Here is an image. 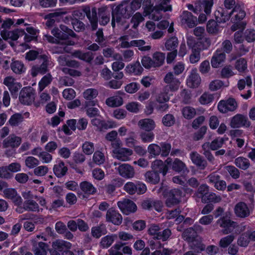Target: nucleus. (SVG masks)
Instances as JSON below:
<instances>
[{"label": "nucleus", "instance_id": "51", "mask_svg": "<svg viewBox=\"0 0 255 255\" xmlns=\"http://www.w3.org/2000/svg\"><path fill=\"white\" fill-rule=\"evenodd\" d=\"M178 44V39L176 37H172L168 39L165 43V46L167 50H175Z\"/></svg>", "mask_w": 255, "mask_h": 255}, {"label": "nucleus", "instance_id": "57", "mask_svg": "<svg viewBox=\"0 0 255 255\" xmlns=\"http://www.w3.org/2000/svg\"><path fill=\"white\" fill-rule=\"evenodd\" d=\"M148 153L153 157H156L161 154V150L160 145L157 144H150L147 147Z\"/></svg>", "mask_w": 255, "mask_h": 255}, {"label": "nucleus", "instance_id": "36", "mask_svg": "<svg viewBox=\"0 0 255 255\" xmlns=\"http://www.w3.org/2000/svg\"><path fill=\"white\" fill-rule=\"evenodd\" d=\"M107 233V229L104 224L94 227L91 229V234L93 237L98 239L102 235L106 234Z\"/></svg>", "mask_w": 255, "mask_h": 255}, {"label": "nucleus", "instance_id": "41", "mask_svg": "<svg viewBox=\"0 0 255 255\" xmlns=\"http://www.w3.org/2000/svg\"><path fill=\"white\" fill-rule=\"evenodd\" d=\"M106 103L109 107H116L121 106L123 103V100L120 96H113L108 98L106 101Z\"/></svg>", "mask_w": 255, "mask_h": 255}, {"label": "nucleus", "instance_id": "42", "mask_svg": "<svg viewBox=\"0 0 255 255\" xmlns=\"http://www.w3.org/2000/svg\"><path fill=\"white\" fill-rule=\"evenodd\" d=\"M116 238V235H107L102 238L100 243V247L103 249L108 248L112 245Z\"/></svg>", "mask_w": 255, "mask_h": 255}, {"label": "nucleus", "instance_id": "53", "mask_svg": "<svg viewBox=\"0 0 255 255\" xmlns=\"http://www.w3.org/2000/svg\"><path fill=\"white\" fill-rule=\"evenodd\" d=\"M51 33L53 35L60 41V40H67L69 39L68 35L63 32L58 27L53 28L51 31Z\"/></svg>", "mask_w": 255, "mask_h": 255}, {"label": "nucleus", "instance_id": "26", "mask_svg": "<svg viewBox=\"0 0 255 255\" xmlns=\"http://www.w3.org/2000/svg\"><path fill=\"white\" fill-rule=\"evenodd\" d=\"M47 245L43 242H34L33 244L32 251L35 255H47Z\"/></svg>", "mask_w": 255, "mask_h": 255}, {"label": "nucleus", "instance_id": "25", "mask_svg": "<svg viewBox=\"0 0 255 255\" xmlns=\"http://www.w3.org/2000/svg\"><path fill=\"white\" fill-rule=\"evenodd\" d=\"M151 167L154 171L157 172L158 173H162L163 176L166 174L168 169L167 165L161 160H155L153 161Z\"/></svg>", "mask_w": 255, "mask_h": 255}, {"label": "nucleus", "instance_id": "19", "mask_svg": "<svg viewBox=\"0 0 255 255\" xmlns=\"http://www.w3.org/2000/svg\"><path fill=\"white\" fill-rule=\"evenodd\" d=\"M21 139L20 137L14 134H11L3 141V147L4 148L18 147L21 143Z\"/></svg>", "mask_w": 255, "mask_h": 255}, {"label": "nucleus", "instance_id": "23", "mask_svg": "<svg viewBox=\"0 0 255 255\" xmlns=\"http://www.w3.org/2000/svg\"><path fill=\"white\" fill-rule=\"evenodd\" d=\"M137 126L145 131H151L155 128V124L151 119H144L139 120L137 123Z\"/></svg>", "mask_w": 255, "mask_h": 255}, {"label": "nucleus", "instance_id": "59", "mask_svg": "<svg viewBox=\"0 0 255 255\" xmlns=\"http://www.w3.org/2000/svg\"><path fill=\"white\" fill-rule=\"evenodd\" d=\"M235 68L240 72H245L247 69V62L244 58H240L235 63Z\"/></svg>", "mask_w": 255, "mask_h": 255}, {"label": "nucleus", "instance_id": "16", "mask_svg": "<svg viewBox=\"0 0 255 255\" xmlns=\"http://www.w3.org/2000/svg\"><path fill=\"white\" fill-rule=\"evenodd\" d=\"M190 157L192 162L201 170H204L208 165L207 161L196 151L192 152Z\"/></svg>", "mask_w": 255, "mask_h": 255}, {"label": "nucleus", "instance_id": "35", "mask_svg": "<svg viewBox=\"0 0 255 255\" xmlns=\"http://www.w3.org/2000/svg\"><path fill=\"white\" fill-rule=\"evenodd\" d=\"M165 54L161 52H155L152 54V60L155 67H159L164 63Z\"/></svg>", "mask_w": 255, "mask_h": 255}, {"label": "nucleus", "instance_id": "60", "mask_svg": "<svg viewBox=\"0 0 255 255\" xmlns=\"http://www.w3.org/2000/svg\"><path fill=\"white\" fill-rule=\"evenodd\" d=\"M52 76L50 73L45 75L39 82V87L41 91L43 90L45 87L48 86L52 81Z\"/></svg>", "mask_w": 255, "mask_h": 255}, {"label": "nucleus", "instance_id": "31", "mask_svg": "<svg viewBox=\"0 0 255 255\" xmlns=\"http://www.w3.org/2000/svg\"><path fill=\"white\" fill-rule=\"evenodd\" d=\"M71 247V244L69 242L63 240H57L52 244V247L61 253L62 252L64 253V251L70 249Z\"/></svg>", "mask_w": 255, "mask_h": 255}, {"label": "nucleus", "instance_id": "55", "mask_svg": "<svg viewBox=\"0 0 255 255\" xmlns=\"http://www.w3.org/2000/svg\"><path fill=\"white\" fill-rule=\"evenodd\" d=\"M182 113L183 117L187 119H192L196 114L195 109L188 106L183 108Z\"/></svg>", "mask_w": 255, "mask_h": 255}, {"label": "nucleus", "instance_id": "64", "mask_svg": "<svg viewBox=\"0 0 255 255\" xmlns=\"http://www.w3.org/2000/svg\"><path fill=\"white\" fill-rule=\"evenodd\" d=\"M98 92L95 89H88L83 93L84 97L88 101H93L98 95Z\"/></svg>", "mask_w": 255, "mask_h": 255}, {"label": "nucleus", "instance_id": "13", "mask_svg": "<svg viewBox=\"0 0 255 255\" xmlns=\"http://www.w3.org/2000/svg\"><path fill=\"white\" fill-rule=\"evenodd\" d=\"M141 206L145 210H150L154 208L157 211L159 212L161 211L163 204L160 200L149 198L143 200L141 202Z\"/></svg>", "mask_w": 255, "mask_h": 255}, {"label": "nucleus", "instance_id": "38", "mask_svg": "<svg viewBox=\"0 0 255 255\" xmlns=\"http://www.w3.org/2000/svg\"><path fill=\"white\" fill-rule=\"evenodd\" d=\"M23 120L24 117L22 114L16 113L10 117L8 122L11 127H18L21 124Z\"/></svg>", "mask_w": 255, "mask_h": 255}, {"label": "nucleus", "instance_id": "6", "mask_svg": "<svg viewBox=\"0 0 255 255\" xmlns=\"http://www.w3.org/2000/svg\"><path fill=\"white\" fill-rule=\"evenodd\" d=\"M164 81L167 85L164 86L165 91L175 92L178 90L180 82L172 72L167 73L164 78Z\"/></svg>", "mask_w": 255, "mask_h": 255}, {"label": "nucleus", "instance_id": "7", "mask_svg": "<svg viewBox=\"0 0 255 255\" xmlns=\"http://www.w3.org/2000/svg\"><path fill=\"white\" fill-rule=\"evenodd\" d=\"M35 95L34 90L32 88L24 87L20 92L19 101L24 105H30L35 99Z\"/></svg>", "mask_w": 255, "mask_h": 255}, {"label": "nucleus", "instance_id": "22", "mask_svg": "<svg viewBox=\"0 0 255 255\" xmlns=\"http://www.w3.org/2000/svg\"><path fill=\"white\" fill-rule=\"evenodd\" d=\"M25 33V31L22 29H16L12 31H2L1 35L3 39H11L12 40H17L20 36Z\"/></svg>", "mask_w": 255, "mask_h": 255}, {"label": "nucleus", "instance_id": "48", "mask_svg": "<svg viewBox=\"0 0 255 255\" xmlns=\"http://www.w3.org/2000/svg\"><path fill=\"white\" fill-rule=\"evenodd\" d=\"M221 201V197L219 195H217L215 193L211 192L208 193L206 197L203 198L202 203H206L209 202L218 203Z\"/></svg>", "mask_w": 255, "mask_h": 255}, {"label": "nucleus", "instance_id": "2", "mask_svg": "<svg viewBox=\"0 0 255 255\" xmlns=\"http://www.w3.org/2000/svg\"><path fill=\"white\" fill-rule=\"evenodd\" d=\"M246 12L242 9L240 4H237L230 11L223 7H219L215 12V16L219 23H224L228 21L233 15L232 20L234 22L241 21L245 17Z\"/></svg>", "mask_w": 255, "mask_h": 255}, {"label": "nucleus", "instance_id": "47", "mask_svg": "<svg viewBox=\"0 0 255 255\" xmlns=\"http://www.w3.org/2000/svg\"><path fill=\"white\" fill-rule=\"evenodd\" d=\"M183 239L188 242H192L196 237L194 230L191 227L186 229L182 233Z\"/></svg>", "mask_w": 255, "mask_h": 255}, {"label": "nucleus", "instance_id": "49", "mask_svg": "<svg viewBox=\"0 0 255 255\" xmlns=\"http://www.w3.org/2000/svg\"><path fill=\"white\" fill-rule=\"evenodd\" d=\"M190 249L197 253H199L204 251L206 249L205 245L198 241H195L194 240L192 242H190Z\"/></svg>", "mask_w": 255, "mask_h": 255}, {"label": "nucleus", "instance_id": "50", "mask_svg": "<svg viewBox=\"0 0 255 255\" xmlns=\"http://www.w3.org/2000/svg\"><path fill=\"white\" fill-rule=\"evenodd\" d=\"M93 161L97 165L103 164L105 161L104 154L99 150L95 151L93 156Z\"/></svg>", "mask_w": 255, "mask_h": 255}, {"label": "nucleus", "instance_id": "34", "mask_svg": "<svg viewBox=\"0 0 255 255\" xmlns=\"http://www.w3.org/2000/svg\"><path fill=\"white\" fill-rule=\"evenodd\" d=\"M126 70L128 73L139 75L141 74L143 69L141 66L140 62L136 61L133 64L128 65L126 67Z\"/></svg>", "mask_w": 255, "mask_h": 255}, {"label": "nucleus", "instance_id": "61", "mask_svg": "<svg viewBox=\"0 0 255 255\" xmlns=\"http://www.w3.org/2000/svg\"><path fill=\"white\" fill-rule=\"evenodd\" d=\"M82 150L87 155L92 154L95 150L94 143L90 141L85 142L82 145Z\"/></svg>", "mask_w": 255, "mask_h": 255}, {"label": "nucleus", "instance_id": "45", "mask_svg": "<svg viewBox=\"0 0 255 255\" xmlns=\"http://www.w3.org/2000/svg\"><path fill=\"white\" fill-rule=\"evenodd\" d=\"M235 236L232 234L221 238L219 242L220 248H227L235 240Z\"/></svg>", "mask_w": 255, "mask_h": 255}, {"label": "nucleus", "instance_id": "12", "mask_svg": "<svg viewBox=\"0 0 255 255\" xmlns=\"http://www.w3.org/2000/svg\"><path fill=\"white\" fill-rule=\"evenodd\" d=\"M207 179L208 182L214 185V187L220 191H224L227 187L226 183L221 179V176L216 172L209 174Z\"/></svg>", "mask_w": 255, "mask_h": 255}, {"label": "nucleus", "instance_id": "9", "mask_svg": "<svg viewBox=\"0 0 255 255\" xmlns=\"http://www.w3.org/2000/svg\"><path fill=\"white\" fill-rule=\"evenodd\" d=\"M230 126L233 128L243 127L248 128L251 126V122L247 116L242 114H237L231 118Z\"/></svg>", "mask_w": 255, "mask_h": 255}, {"label": "nucleus", "instance_id": "63", "mask_svg": "<svg viewBox=\"0 0 255 255\" xmlns=\"http://www.w3.org/2000/svg\"><path fill=\"white\" fill-rule=\"evenodd\" d=\"M190 61L194 64L198 62L200 59V50L197 48L192 49V53L190 55Z\"/></svg>", "mask_w": 255, "mask_h": 255}, {"label": "nucleus", "instance_id": "43", "mask_svg": "<svg viewBox=\"0 0 255 255\" xmlns=\"http://www.w3.org/2000/svg\"><path fill=\"white\" fill-rule=\"evenodd\" d=\"M235 165L240 169L243 170L247 169L250 166L249 160L243 157H239L235 160Z\"/></svg>", "mask_w": 255, "mask_h": 255}, {"label": "nucleus", "instance_id": "4", "mask_svg": "<svg viewBox=\"0 0 255 255\" xmlns=\"http://www.w3.org/2000/svg\"><path fill=\"white\" fill-rule=\"evenodd\" d=\"M39 59L42 60V63L40 65L33 66L31 69L30 74L33 77H36L38 74L43 75L49 71L48 66L51 61L48 57L45 54L40 55Z\"/></svg>", "mask_w": 255, "mask_h": 255}, {"label": "nucleus", "instance_id": "28", "mask_svg": "<svg viewBox=\"0 0 255 255\" xmlns=\"http://www.w3.org/2000/svg\"><path fill=\"white\" fill-rule=\"evenodd\" d=\"M144 177L146 182L152 184H156L160 181L159 173L153 170L146 172L144 174Z\"/></svg>", "mask_w": 255, "mask_h": 255}, {"label": "nucleus", "instance_id": "11", "mask_svg": "<svg viewBox=\"0 0 255 255\" xmlns=\"http://www.w3.org/2000/svg\"><path fill=\"white\" fill-rule=\"evenodd\" d=\"M121 211L126 215L133 213L136 211L137 207L135 204L128 199H124L117 203Z\"/></svg>", "mask_w": 255, "mask_h": 255}, {"label": "nucleus", "instance_id": "56", "mask_svg": "<svg viewBox=\"0 0 255 255\" xmlns=\"http://www.w3.org/2000/svg\"><path fill=\"white\" fill-rule=\"evenodd\" d=\"M139 136L142 142L148 143L152 142L154 138V134L151 131H142Z\"/></svg>", "mask_w": 255, "mask_h": 255}, {"label": "nucleus", "instance_id": "21", "mask_svg": "<svg viewBox=\"0 0 255 255\" xmlns=\"http://www.w3.org/2000/svg\"><path fill=\"white\" fill-rule=\"evenodd\" d=\"M97 103L96 101H87L85 103L86 108V114L90 118L99 116V110L95 107Z\"/></svg>", "mask_w": 255, "mask_h": 255}, {"label": "nucleus", "instance_id": "5", "mask_svg": "<svg viewBox=\"0 0 255 255\" xmlns=\"http://www.w3.org/2000/svg\"><path fill=\"white\" fill-rule=\"evenodd\" d=\"M183 192L178 189L170 190L166 194L165 204L168 207H171L178 204L181 200Z\"/></svg>", "mask_w": 255, "mask_h": 255}, {"label": "nucleus", "instance_id": "29", "mask_svg": "<svg viewBox=\"0 0 255 255\" xmlns=\"http://www.w3.org/2000/svg\"><path fill=\"white\" fill-rule=\"evenodd\" d=\"M73 56L88 63H91L94 59V54L91 52H83L76 50L73 53Z\"/></svg>", "mask_w": 255, "mask_h": 255}, {"label": "nucleus", "instance_id": "14", "mask_svg": "<svg viewBox=\"0 0 255 255\" xmlns=\"http://www.w3.org/2000/svg\"><path fill=\"white\" fill-rule=\"evenodd\" d=\"M106 221L115 225H120L123 221L122 215L113 208L108 210L106 215Z\"/></svg>", "mask_w": 255, "mask_h": 255}, {"label": "nucleus", "instance_id": "37", "mask_svg": "<svg viewBox=\"0 0 255 255\" xmlns=\"http://www.w3.org/2000/svg\"><path fill=\"white\" fill-rule=\"evenodd\" d=\"M91 123L94 126L96 127L100 131L104 129H106L113 127L110 122L106 123L104 121H102L97 118L92 120Z\"/></svg>", "mask_w": 255, "mask_h": 255}, {"label": "nucleus", "instance_id": "15", "mask_svg": "<svg viewBox=\"0 0 255 255\" xmlns=\"http://www.w3.org/2000/svg\"><path fill=\"white\" fill-rule=\"evenodd\" d=\"M117 170L119 174L126 179L132 178L135 175V171L132 166L128 164H122L119 165Z\"/></svg>", "mask_w": 255, "mask_h": 255}, {"label": "nucleus", "instance_id": "39", "mask_svg": "<svg viewBox=\"0 0 255 255\" xmlns=\"http://www.w3.org/2000/svg\"><path fill=\"white\" fill-rule=\"evenodd\" d=\"M23 208L24 210L31 212L39 211V207L38 204L33 200H27L23 203Z\"/></svg>", "mask_w": 255, "mask_h": 255}, {"label": "nucleus", "instance_id": "1", "mask_svg": "<svg viewBox=\"0 0 255 255\" xmlns=\"http://www.w3.org/2000/svg\"><path fill=\"white\" fill-rule=\"evenodd\" d=\"M82 10L89 20L92 31L98 28V17L101 25L105 26L110 22V14L107 6H102L97 10L96 7L91 8L89 5H86L82 6Z\"/></svg>", "mask_w": 255, "mask_h": 255}, {"label": "nucleus", "instance_id": "18", "mask_svg": "<svg viewBox=\"0 0 255 255\" xmlns=\"http://www.w3.org/2000/svg\"><path fill=\"white\" fill-rule=\"evenodd\" d=\"M181 22L182 24H187L189 28L194 27L197 23V18L188 11H184L180 15Z\"/></svg>", "mask_w": 255, "mask_h": 255}, {"label": "nucleus", "instance_id": "58", "mask_svg": "<svg viewBox=\"0 0 255 255\" xmlns=\"http://www.w3.org/2000/svg\"><path fill=\"white\" fill-rule=\"evenodd\" d=\"M214 98L213 94L205 92L200 96L199 101L202 105H206L212 102Z\"/></svg>", "mask_w": 255, "mask_h": 255}, {"label": "nucleus", "instance_id": "52", "mask_svg": "<svg viewBox=\"0 0 255 255\" xmlns=\"http://www.w3.org/2000/svg\"><path fill=\"white\" fill-rule=\"evenodd\" d=\"M209 187L206 184H202L198 187L196 195L199 198H201L202 201L203 198L209 193Z\"/></svg>", "mask_w": 255, "mask_h": 255}, {"label": "nucleus", "instance_id": "32", "mask_svg": "<svg viewBox=\"0 0 255 255\" xmlns=\"http://www.w3.org/2000/svg\"><path fill=\"white\" fill-rule=\"evenodd\" d=\"M68 170L67 167L65 166L63 161L59 162L58 164L54 165L53 172L55 175L58 178L64 176Z\"/></svg>", "mask_w": 255, "mask_h": 255}, {"label": "nucleus", "instance_id": "3", "mask_svg": "<svg viewBox=\"0 0 255 255\" xmlns=\"http://www.w3.org/2000/svg\"><path fill=\"white\" fill-rule=\"evenodd\" d=\"M112 13L117 17V22H120L123 18H128L133 14L129 3L126 2L122 3L116 6Z\"/></svg>", "mask_w": 255, "mask_h": 255}, {"label": "nucleus", "instance_id": "10", "mask_svg": "<svg viewBox=\"0 0 255 255\" xmlns=\"http://www.w3.org/2000/svg\"><path fill=\"white\" fill-rule=\"evenodd\" d=\"M217 224L223 228L222 233L224 235L229 234L232 233L235 228L237 223L225 217H223L218 220Z\"/></svg>", "mask_w": 255, "mask_h": 255}, {"label": "nucleus", "instance_id": "24", "mask_svg": "<svg viewBox=\"0 0 255 255\" xmlns=\"http://www.w3.org/2000/svg\"><path fill=\"white\" fill-rule=\"evenodd\" d=\"M115 157L122 161L128 160L129 156L132 154V150L129 148H121L118 150H113Z\"/></svg>", "mask_w": 255, "mask_h": 255}, {"label": "nucleus", "instance_id": "27", "mask_svg": "<svg viewBox=\"0 0 255 255\" xmlns=\"http://www.w3.org/2000/svg\"><path fill=\"white\" fill-rule=\"evenodd\" d=\"M226 55L222 50H217L212 58L211 63L213 67L217 68L224 61Z\"/></svg>", "mask_w": 255, "mask_h": 255}, {"label": "nucleus", "instance_id": "17", "mask_svg": "<svg viewBox=\"0 0 255 255\" xmlns=\"http://www.w3.org/2000/svg\"><path fill=\"white\" fill-rule=\"evenodd\" d=\"M201 81V78L197 73V70L195 68L191 70L187 79V84L190 88H196L200 85Z\"/></svg>", "mask_w": 255, "mask_h": 255}, {"label": "nucleus", "instance_id": "20", "mask_svg": "<svg viewBox=\"0 0 255 255\" xmlns=\"http://www.w3.org/2000/svg\"><path fill=\"white\" fill-rule=\"evenodd\" d=\"M235 214L238 217L246 218L250 215V210L244 202H239L235 207Z\"/></svg>", "mask_w": 255, "mask_h": 255}, {"label": "nucleus", "instance_id": "40", "mask_svg": "<svg viewBox=\"0 0 255 255\" xmlns=\"http://www.w3.org/2000/svg\"><path fill=\"white\" fill-rule=\"evenodd\" d=\"M12 71L16 74H21L25 71L23 63L19 61H14L10 64Z\"/></svg>", "mask_w": 255, "mask_h": 255}, {"label": "nucleus", "instance_id": "54", "mask_svg": "<svg viewBox=\"0 0 255 255\" xmlns=\"http://www.w3.org/2000/svg\"><path fill=\"white\" fill-rule=\"evenodd\" d=\"M162 123L165 127H171L174 125L175 123V117L171 114H166L162 118Z\"/></svg>", "mask_w": 255, "mask_h": 255}, {"label": "nucleus", "instance_id": "33", "mask_svg": "<svg viewBox=\"0 0 255 255\" xmlns=\"http://www.w3.org/2000/svg\"><path fill=\"white\" fill-rule=\"evenodd\" d=\"M172 168L173 170L178 172L185 173L189 172L185 164L178 158H176L173 161Z\"/></svg>", "mask_w": 255, "mask_h": 255}, {"label": "nucleus", "instance_id": "62", "mask_svg": "<svg viewBox=\"0 0 255 255\" xmlns=\"http://www.w3.org/2000/svg\"><path fill=\"white\" fill-rule=\"evenodd\" d=\"M74 29L77 32L84 31L86 29V25L82 21L75 18L72 22Z\"/></svg>", "mask_w": 255, "mask_h": 255}, {"label": "nucleus", "instance_id": "30", "mask_svg": "<svg viewBox=\"0 0 255 255\" xmlns=\"http://www.w3.org/2000/svg\"><path fill=\"white\" fill-rule=\"evenodd\" d=\"M80 187L82 192L86 195H93L97 192L96 188L92 183L88 181H83L80 184Z\"/></svg>", "mask_w": 255, "mask_h": 255}, {"label": "nucleus", "instance_id": "8", "mask_svg": "<svg viewBox=\"0 0 255 255\" xmlns=\"http://www.w3.org/2000/svg\"><path fill=\"white\" fill-rule=\"evenodd\" d=\"M238 107V104L235 99L232 98L227 100H221L218 105V109L220 112L225 114L228 112H233Z\"/></svg>", "mask_w": 255, "mask_h": 255}, {"label": "nucleus", "instance_id": "46", "mask_svg": "<svg viewBox=\"0 0 255 255\" xmlns=\"http://www.w3.org/2000/svg\"><path fill=\"white\" fill-rule=\"evenodd\" d=\"M66 12H55L50 13L47 15L46 18H48L46 22V25L48 27H51L55 24V20L54 18L60 16L63 14H66Z\"/></svg>", "mask_w": 255, "mask_h": 255}, {"label": "nucleus", "instance_id": "44", "mask_svg": "<svg viewBox=\"0 0 255 255\" xmlns=\"http://www.w3.org/2000/svg\"><path fill=\"white\" fill-rule=\"evenodd\" d=\"M145 42L143 40H134L130 41V45L132 46L138 47V49L142 51H149L151 49L150 45L145 46Z\"/></svg>", "mask_w": 255, "mask_h": 255}]
</instances>
